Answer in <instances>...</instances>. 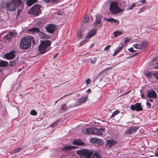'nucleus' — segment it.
Segmentation results:
<instances>
[{"label":"nucleus","mask_w":158,"mask_h":158,"mask_svg":"<svg viewBox=\"0 0 158 158\" xmlns=\"http://www.w3.org/2000/svg\"><path fill=\"white\" fill-rule=\"evenodd\" d=\"M31 42L33 45L35 44L33 37L26 36L23 37L20 41V47L22 50L27 49L31 47Z\"/></svg>","instance_id":"f257e3e1"},{"label":"nucleus","mask_w":158,"mask_h":158,"mask_svg":"<svg viewBox=\"0 0 158 158\" xmlns=\"http://www.w3.org/2000/svg\"><path fill=\"white\" fill-rule=\"evenodd\" d=\"M110 11L112 14L116 15L123 12V10L120 8L118 6V3L116 1H113L111 2L110 5Z\"/></svg>","instance_id":"f03ea898"},{"label":"nucleus","mask_w":158,"mask_h":158,"mask_svg":"<svg viewBox=\"0 0 158 158\" xmlns=\"http://www.w3.org/2000/svg\"><path fill=\"white\" fill-rule=\"evenodd\" d=\"M76 152L82 158H91L93 152L92 150L85 149L76 151Z\"/></svg>","instance_id":"7ed1b4c3"},{"label":"nucleus","mask_w":158,"mask_h":158,"mask_svg":"<svg viewBox=\"0 0 158 158\" xmlns=\"http://www.w3.org/2000/svg\"><path fill=\"white\" fill-rule=\"evenodd\" d=\"M51 43L49 40L41 41V44L39 47V51L42 53H44L46 52V50L48 47L51 45Z\"/></svg>","instance_id":"20e7f679"},{"label":"nucleus","mask_w":158,"mask_h":158,"mask_svg":"<svg viewBox=\"0 0 158 158\" xmlns=\"http://www.w3.org/2000/svg\"><path fill=\"white\" fill-rule=\"evenodd\" d=\"M41 7V6L40 5H34L29 10L28 13L30 14H32L35 16H38L41 13L40 9Z\"/></svg>","instance_id":"39448f33"},{"label":"nucleus","mask_w":158,"mask_h":158,"mask_svg":"<svg viewBox=\"0 0 158 158\" xmlns=\"http://www.w3.org/2000/svg\"><path fill=\"white\" fill-rule=\"evenodd\" d=\"M104 129H83V132L84 134H92L98 135L102 134V131Z\"/></svg>","instance_id":"423d86ee"},{"label":"nucleus","mask_w":158,"mask_h":158,"mask_svg":"<svg viewBox=\"0 0 158 158\" xmlns=\"http://www.w3.org/2000/svg\"><path fill=\"white\" fill-rule=\"evenodd\" d=\"M45 29L48 32L53 34L56 29V26L55 24H48L45 27Z\"/></svg>","instance_id":"0eeeda50"},{"label":"nucleus","mask_w":158,"mask_h":158,"mask_svg":"<svg viewBox=\"0 0 158 158\" xmlns=\"http://www.w3.org/2000/svg\"><path fill=\"white\" fill-rule=\"evenodd\" d=\"M131 109L132 110L141 111L143 110V108L141 106V104L139 103H136L134 105L131 106Z\"/></svg>","instance_id":"6e6552de"},{"label":"nucleus","mask_w":158,"mask_h":158,"mask_svg":"<svg viewBox=\"0 0 158 158\" xmlns=\"http://www.w3.org/2000/svg\"><path fill=\"white\" fill-rule=\"evenodd\" d=\"M15 51L13 50L10 52L5 54L4 56L7 60H11L15 58Z\"/></svg>","instance_id":"1a4fd4ad"},{"label":"nucleus","mask_w":158,"mask_h":158,"mask_svg":"<svg viewBox=\"0 0 158 158\" xmlns=\"http://www.w3.org/2000/svg\"><path fill=\"white\" fill-rule=\"evenodd\" d=\"M147 96L148 98H156L157 97L156 92L154 90H150L148 91Z\"/></svg>","instance_id":"9d476101"},{"label":"nucleus","mask_w":158,"mask_h":158,"mask_svg":"<svg viewBox=\"0 0 158 158\" xmlns=\"http://www.w3.org/2000/svg\"><path fill=\"white\" fill-rule=\"evenodd\" d=\"M40 32V29L37 27H34L32 28L29 29L27 31V32L29 34H34L38 33Z\"/></svg>","instance_id":"9b49d317"},{"label":"nucleus","mask_w":158,"mask_h":158,"mask_svg":"<svg viewBox=\"0 0 158 158\" xmlns=\"http://www.w3.org/2000/svg\"><path fill=\"white\" fill-rule=\"evenodd\" d=\"M5 5L7 7L9 11H13L15 10V7L14 6V4L11 1L10 2L6 3Z\"/></svg>","instance_id":"f8f14e48"},{"label":"nucleus","mask_w":158,"mask_h":158,"mask_svg":"<svg viewBox=\"0 0 158 158\" xmlns=\"http://www.w3.org/2000/svg\"><path fill=\"white\" fill-rule=\"evenodd\" d=\"M95 20L94 24V27H97L98 25L100 24L101 22V17L99 15L96 14L95 15Z\"/></svg>","instance_id":"ddd939ff"},{"label":"nucleus","mask_w":158,"mask_h":158,"mask_svg":"<svg viewBox=\"0 0 158 158\" xmlns=\"http://www.w3.org/2000/svg\"><path fill=\"white\" fill-rule=\"evenodd\" d=\"M90 142L91 143L97 144L99 145H101L102 144V140L100 139H97L96 138H92L90 139Z\"/></svg>","instance_id":"4468645a"},{"label":"nucleus","mask_w":158,"mask_h":158,"mask_svg":"<svg viewBox=\"0 0 158 158\" xmlns=\"http://www.w3.org/2000/svg\"><path fill=\"white\" fill-rule=\"evenodd\" d=\"M72 143L73 145H82L84 144L83 142L80 139L74 140L73 141Z\"/></svg>","instance_id":"2eb2a0df"},{"label":"nucleus","mask_w":158,"mask_h":158,"mask_svg":"<svg viewBox=\"0 0 158 158\" xmlns=\"http://www.w3.org/2000/svg\"><path fill=\"white\" fill-rule=\"evenodd\" d=\"M15 7V8L20 6L22 3V1L21 0H12L11 1Z\"/></svg>","instance_id":"dca6fc26"},{"label":"nucleus","mask_w":158,"mask_h":158,"mask_svg":"<svg viewBox=\"0 0 158 158\" xmlns=\"http://www.w3.org/2000/svg\"><path fill=\"white\" fill-rule=\"evenodd\" d=\"M117 142L115 141H114L112 139L107 140L106 142V145L108 146L109 148L111 147L116 143Z\"/></svg>","instance_id":"f3484780"},{"label":"nucleus","mask_w":158,"mask_h":158,"mask_svg":"<svg viewBox=\"0 0 158 158\" xmlns=\"http://www.w3.org/2000/svg\"><path fill=\"white\" fill-rule=\"evenodd\" d=\"M96 30L93 29L89 33L88 35L86 37L90 38L94 36L96 33Z\"/></svg>","instance_id":"a211bd4d"},{"label":"nucleus","mask_w":158,"mask_h":158,"mask_svg":"<svg viewBox=\"0 0 158 158\" xmlns=\"http://www.w3.org/2000/svg\"><path fill=\"white\" fill-rule=\"evenodd\" d=\"M37 0H26V3L28 6H30L35 3Z\"/></svg>","instance_id":"6ab92c4d"},{"label":"nucleus","mask_w":158,"mask_h":158,"mask_svg":"<svg viewBox=\"0 0 158 158\" xmlns=\"http://www.w3.org/2000/svg\"><path fill=\"white\" fill-rule=\"evenodd\" d=\"M124 45V44H122L121 46L118 47L117 48V50H116L114 53L113 54V56H116L118 53L120 52L123 49Z\"/></svg>","instance_id":"aec40b11"},{"label":"nucleus","mask_w":158,"mask_h":158,"mask_svg":"<svg viewBox=\"0 0 158 158\" xmlns=\"http://www.w3.org/2000/svg\"><path fill=\"white\" fill-rule=\"evenodd\" d=\"M9 64L7 61L0 60V67H6Z\"/></svg>","instance_id":"412c9836"},{"label":"nucleus","mask_w":158,"mask_h":158,"mask_svg":"<svg viewBox=\"0 0 158 158\" xmlns=\"http://www.w3.org/2000/svg\"><path fill=\"white\" fill-rule=\"evenodd\" d=\"M137 129H127L125 131V133L127 134H132L135 132Z\"/></svg>","instance_id":"4be33fe9"},{"label":"nucleus","mask_w":158,"mask_h":158,"mask_svg":"<svg viewBox=\"0 0 158 158\" xmlns=\"http://www.w3.org/2000/svg\"><path fill=\"white\" fill-rule=\"evenodd\" d=\"M123 34L121 31H116L114 32V35L115 37H117L122 35Z\"/></svg>","instance_id":"5701e85b"},{"label":"nucleus","mask_w":158,"mask_h":158,"mask_svg":"<svg viewBox=\"0 0 158 158\" xmlns=\"http://www.w3.org/2000/svg\"><path fill=\"white\" fill-rule=\"evenodd\" d=\"M77 37L79 39H81L83 36L82 31L81 30H79L77 32Z\"/></svg>","instance_id":"b1692460"},{"label":"nucleus","mask_w":158,"mask_h":158,"mask_svg":"<svg viewBox=\"0 0 158 158\" xmlns=\"http://www.w3.org/2000/svg\"><path fill=\"white\" fill-rule=\"evenodd\" d=\"M133 46L136 49H142V46H141V44H138V43L134 44Z\"/></svg>","instance_id":"393cba45"},{"label":"nucleus","mask_w":158,"mask_h":158,"mask_svg":"<svg viewBox=\"0 0 158 158\" xmlns=\"http://www.w3.org/2000/svg\"><path fill=\"white\" fill-rule=\"evenodd\" d=\"M43 1L47 3H49L51 2L52 3H56L58 2V0H42Z\"/></svg>","instance_id":"a878e982"},{"label":"nucleus","mask_w":158,"mask_h":158,"mask_svg":"<svg viewBox=\"0 0 158 158\" xmlns=\"http://www.w3.org/2000/svg\"><path fill=\"white\" fill-rule=\"evenodd\" d=\"M75 147L72 146H66L64 147L63 149L65 150H68L74 148Z\"/></svg>","instance_id":"bb28decb"},{"label":"nucleus","mask_w":158,"mask_h":158,"mask_svg":"<svg viewBox=\"0 0 158 158\" xmlns=\"http://www.w3.org/2000/svg\"><path fill=\"white\" fill-rule=\"evenodd\" d=\"M87 97L85 96L83 97H81L79 100V102L80 103H84L87 100Z\"/></svg>","instance_id":"cd10ccee"},{"label":"nucleus","mask_w":158,"mask_h":158,"mask_svg":"<svg viewBox=\"0 0 158 158\" xmlns=\"http://www.w3.org/2000/svg\"><path fill=\"white\" fill-rule=\"evenodd\" d=\"M120 113V111L117 110L114 111L112 114V115L110 116V118H114L115 115H117L118 114H119Z\"/></svg>","instance_id":"c85d7f7f"},{"label":"nucleus","mask_w":158,"mask_h":158,"mask_svg":"<svg viewBox=\"0 0 158 158\" xmlns=\"http://www.w3.org/2000/svg\"><path fill=\"white\" fill-rule=\"evenodd\" d=\"M93 157L95 158H101V156L99 153L97 152H95L94 154Z\"/></svg>","instance_id":"c756f323"},{"label":"nucleus","mask_w":158,"mask_h":158,"mask_svg":"<svg viewBox=\"0 0 158 158\" xmlns=\"http://www.w3.org/2000/svg\"><path fill=\"white\" fill-rule=\"evenodd\" d=\"M67 109L66 106V104H63L61 106V110L63 111H65Z\"/></svg>","instance_id":"7c9ffc66"},{"label":"nucleus","mask_w":158,"mask_h":158,"mask_svg":"<svg viewBox=\"0 0 158 158\" xmlns=\"http://www.w3.org/2000/svg\"><path fill=\"white\" fill-rule=\"evenodd\" d=\"M39 33H40V36L41 38L43 39H45V36L46 35V33L42 31H41Z\"/></svg>","instance_id":"2f4dec72"},{"label":"nucleus","mask_w":158,"mask_h":158,"mask_svg":"<svg viewBox=\"0 0 158 158\" xmlns=\"http://www.w3.org/2000/svg\"><path fill=\"white\" fill-rule=\"evenodd\" d=\"M30 114L32 115L35 116L37 115V113L35 110H31Z\"/></svg>","instance_id":"473e14b6"},{"label":"nucleus","mask_w":158,"mask_h":158,"mask_svg":"<svg viewBox=\"0 0 158 158\" xmlns=\"http://www.w3.org/2000/svg\"><path fill=\"white\" fill-rule=\"evenodd\" d=\"M148 43L146 41H143L142 42L141 44V46H142V48H146L147 46Z\"/></svg>","instance_id":"72a5a7b5"},{"label":"nucleus","mask_w":158,"mask_h":158,"mask_svg":"<svg viewBox=\"0 0 158 158\" xmlns=\"http://www.w3.org/2000/svg\"><path fill=\"white\" fill-rule=\"evenodd\" d=\"M58 123V121L57 120L53 123L50 126V127H55L57 125Z\"/></svg>","instance_id":"f704fd0d"},{"label":"nucleus","mask_w":158,"mask_h":158,"mask_svg":"<svg viewBox=\"0 0 158 158\" xmlns=\"http://www.w3.org/2000/svg\"><path fill=\"white\" fill-rule=\"evenodd\" d=\"M10 65L12 66H14L16 64V62L15 60H14L13 61H10Z\"/></svg>","instance_id":"c9c22d12"},{"label":"nucleus","mask_w":158,"mask_h":158,"mask_svg":"<svg viewBox=\"0 0 158 158\" xmlns=\"http://www.w3.org/2000/svg\"><path fill=\"white\" fill-rule=\"evenodd\" d=\"M87 42L86 40H85L84 41L81 42L80 44L79 45H78V47H81L84 45Z\"/></svg>","instance_id":"e433bc0d"},{"label":"nucleus","mask_w":158,"mask_h":158,"mask_svg":"<svg viewBox=\"0 0 158 158\" xmlns=\"http://www.w3.org/2000/svg\"><path fill=\"white\" fill-rule=\"evenodd\" d=\"M24 148L23 146H21L19 148H16V150L17 152H18L22 150H23Z\"/></svg>","instance_id":"4c0bfd02"},{"label":"nucleus","mask_w":158,"mask_h":158,"mask_svg":"<svg viewBox=\"0 0 158 158\" xmlns=\"http://www.w3.org/2000/svg\"><path fill=\"white\" fill-rule=\"evenodd\" d=\"M153 66L154 69H158V62L154 64H153Z\"/></svg>","instance_id":"58836bf2"},{"label":"nucleus","mask_w":158,"mask_h":158,"mask_svg":"<svg viewBox=\"0 0 158 158\" xmlns=\"http://www.w3.org/2000/svg\"><path fill=\"white\" fill-rule=\"evenodd\" d=\"M153 76L155 77V78L158 80V72L154 73L153 74Z\"/></svg>","instance_id":"ea45409f"},{"label":"nucleus","mask_w":158,"mask_h":158,"mask_svg":"<svg viewBox=\"0 0 158 158\" xmlns=\"http://www.w3.org/2000/svg\"><path fill=\"white\" fill-rule=\"evenodd\" d=\"M130 40V38L129 37H126L125 38V41L124 43L125 44H126L127 43L129 42Z\"/></svg>","instance_id":"a19ab883"},{"label":"nucleus","mask_w":158,"mask_h":158,"mask_svg":"<svg viewBox=\"0 0 158 158\" xmlns=\"http://www.w3.org/2000/svg\"><path fill=\"white\" fill-rule=\"evenodd\" d=\"M128 50L131 52L132 53H133L135 52H136V51L134 50L133 47H131L130 48H129L128 49Z\"/></svg>","instance_id":"79ce46f5"},{"label":"nucleus","mask_w":158,"mask_h":158,"mask_svg":"<svg viewBox=\"0 0 158 158\" xmlns=\"http://www.w3.org/2000/svg\"><path fill=\"white\" fill-rule=\"evenodd\" d=\"M113 18H105L104 19L105 20L109 22H112V20Z\"/></svg>","instance_id":"37998d69"},{"label":"nucleus","mask_w":158,"mask_h":158,"mask_svg":"<svg viewBox=\"0 0 158 158\" xmlns=\"http://www.w3.org/2000/svg\"><path fill=\"white\" fill-rule=\"evenodd\" d=\"M112 22H114V23H117V24H116V25H118L119 24V21L117 19H115L114 18L112 20Z\"/></svg>","instance_id":"c03bdc74"},{"label":"nucleus","mask_w":158,"mask_h":158,"mask_svg":"<svg viewBox=\"0 0 158 158\" xmlns=\"http://www.w3.org/2000/svg\"><path fill=\"white\" fill-rule=\"evenodd\" d=\"M97 60L96 58L93 60L92 59L90 60V63L92 64H95Z\"/></svg>","instance_id":"a18cd8bd"},{"label":"nucleus","mask_w":158,"mask_h":158,"mask_svg":"<svg viewBox=\"0 0 158 158\" xmlns=\"http://www.w3.org/2000/svg\"><path fill=\"white\" fill-rule=\"evenodd\" d=\"M135 4L133 3L131 5V6L128 8V10H132L133 9V8L135 7Z\"/></svg>","instance_id":"49530a36"},{"label":"nucleus","mask_w":158,"mask_h":158,"mask_svg":"<svg viewBox=\"0 0 158 158\" xmlns=\"http://www.w3.org/2000/svg\"><path fill=\"white\" fill-rule=\"evenodd\" d=\"M15 35V33L12 31H10L9 33V35L12 37H14Z\"/></svg>","instance_id":"de8ad7c7"},{"label":"nucleus","mask_w":158,"mask_h":158,"mask_svg":"<svg viewBox=\"0 0 158 158\" xmlns=\"http://www.w3.org/2000/svg\"><path fill=\"white\" fill-rule=\"evenodd\" d=\"M111 46L110 45H108L106 46L104 48L105 50L108 51L109 50Z\"/></svg>","instance_id":"09e8293b"},{"label":"nucleus","mask_w":158,"mask_h":158,"mask_svg":"<svg viewBox=\"0 0 158 158\" xmlns=\"http://www.w3.org/2000/svg\"><path fill=\"white\" fill-rule=\"evenodd\" d=\"M91 80L90 78L87 79L86 81V85H89L90 82Z\"/></svg>","instance_id":"8fccbe9b"},{"label":"nucleus","mask_w":158,"mask_h":158,"mask_svg":"<svg viewBox=\"0 0 158 158\" xmlns=\"http://www.w3.org/2000/svg\"><path fill=\"white\" fill-rule=\"evenodd\" d=\"M145 10V8L144 7H143L141 8L138 11V13H140L142 12L143 11H144Z\"/></svg>","instance_id":"3c124183"},{"label":"nucleus","mask_w":158,"mask_h":158,"mask_svg":"<svg viewBox=\"0 0 158 158\" xmlns=\"http://www.w3.org/2000/svg\"><path fill=\"white\" fill-rule=\"evenodd\" d=\"M10 153L13 154V153H17V152H16V149H14L11 150L10 151Z\"/></svg>","instance_id":"603ef678"},{"label":"nucleus","mask_w":158,"mask_h":158,"mask_svg":"<svg viewBox=\"0 0 158 158\" xmlns=\"http://www.w3.org/2000/svg\"><path fill=\"white\" fill-rule=\"evenodd\" d=\"M89 17L88 16H87V20L84 19L83 20L84 23H86L89 20Z\"/></svg>","instance_id":"864d4df0"},{"label":"nucleus","mask_w":158,"mask_h":158,"mask_svg":"<svg viewBox=\"0 0 158 158\" xmlns=\"http://www.w3.org/2000/svg\"><path fill=\"white\" fill-rule=\"evenodd\" d=\"M45 36L46 37L45 38V39H50L51 38V36L47 34Z\"/></svg>","instance_id":"5fc2aeb1"},{"label":"nucleus","mask_w":158,"mask_h":158,"mask_svg":"<svg viewBox=\"0 0 158 158\" xmlns=\"http://www.w3.org/2000/svg\"><path fill=\"white\" fill-rule=\"evenodd\" d=\"M146 75L147 76L149 77H151L152 76V74L150 73H147L146 74Z\"/></svg>","instance_id":"6e6d98bb"},{"label":"nucleus","mask_w":158,"mask_h":158,"mask_svg":"<svg viewBox=\"0 0 158 158\" xmlns=\"http://www.w3.org/2000/svg\"><path fill=\"white\" fill-rule=\"evenodd\" d=\"M147 105L149 107H150L151 106V104L149 102H147L146 103Z\"/></svg>","instance_id":"4d7b16f0"},{"label":"nucleus","mask_w":158,"mask_h":158,"mask_svg":"<svg viewBox=\"0 0 158 158\" xmlns=\"http://www.w3.org/2000/svg\"><path fill=\"white\" fill-rule=\"evenodd\" d=\"M110 68H107L106 69H104L103 70V71H102L101 73H102L103 72H104V71H106V70H109L110 69Z\"/></svg>","instance_id":"13d9d810"},{"label":"nucleus","mask_w":158,"mask_h":158,"mask_svg":"<svg viewBox=\"0 0 158 158\" xmlns=\"http://www.w3.org/2000/svg\"><path fill=\"white\" fill-rule=\"evenodd\" d=\"M155 155L156 156L158 157V148L157 149V151L156 152Z\"/></svg>","instance_id":"bf43d9fd"},{"label":"nucleus","mask_w":158,"mask_h":158,"mask_svg":"<svg viewBox=\"0 0 158 158\" xmlns=\"http://www.w3.org/2000/svg\"><path fill=\"white\" fill-rule=\"evenodd\" d=\"M139 54V52H137L136 53H135L134 54H133L132 56H131V57H134V56H135L137 55L138 54Z\"/></svg>","instance_id":"052dcab7"},{"label":"nucleus","mask_w":158,"mask_h":158,"mask_svg":"<svg viewBox=\"0 0 158 158\" xmlns=\"http://www.w3.org/2000/svg\"><path fill=\"white\" fill-rule=\"evenodd\" d=\"M58 53H56V54H55L54 56H53V57L54 58H55L56 57H57V56H58Z\"/></svg>","instance_id":"680f3d73"},{"label":"nucleus","mask_w":158,"mask_h":158,"mask_svg":"<svg viewBox=\"0 0 158 158\" xmlns=\"http://www.w3.org/2000/svg\"><path fill=\"white\" fill-rule=\"evenodd\" d=\"M145 1V0H140V2L142 3H144Z\"/></svg>","instance_id":"e2e57ef3"},{"label":"nucleus","mask_w":158,"mask_h":158,"mask_svg":"<svg viewBox=\"0 0 158 158\" xmlns=\"http://www.w3.org/2000/svg\"><path fill=\"white\" fill-rule=\"evenodd\" d=\"M87 93H90L91 92V89H89L87 91Z\"/></svg>","instance_id":"0e129e2a"},{"label":"nucleus","mask_w":158,"mask_h":158,"mask_svg":"<svg viewBox=\"0 0 158 158\" xmlns=\"http://www.w3.org/2000/svg\"><path fill=\"white\" fill-rule=\"evenodd\" d=\"M130 91H128L127 92H125V93H124L123 94V95H125L127 94H129V93Z\"/></svg>","instance_id":"69168bd1"},{"label":"nucleus","mask_w":158,"mask_h":158,"mask_svg":"<svg viewBox=\"0 0 158 158\" xmlns=\"http://www.w3.org/2000/svg\"><path fill=\"white\" fill-rule=\"evenodd\" d=\"M141 97L142 98H143V99H144L145 98V97H144V94L143 93L141 95Z\"/></svg>","instance_id":"338daca9"},{"label":"nucleus","mask_w":158,"mask_h":158,"mask_svg":"<svg viewBox=\"0 0 158 158\" xmlns=\"http://www.w3.org/2000/svg\"><path fill=\"white\" fill-rule=\"evenodd\" d=\"M67 96V95H65L64 96V97H61L60 99H60H62L64 97H65L66 96Z\"/></svg>","instance_id":"774afa93"}]
</instances>
